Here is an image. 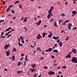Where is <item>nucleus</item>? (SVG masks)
I'll use <instances>...</instances> for the list:
<instances>
[{
    "label": "nucleus",
    "instance_id": "nucleus-1",
    "mask_svg": "<svg viewBox=\"0 0 77 77\" xmlns=\"http://www.w3.org/2000/svg\"><path fill=\"white\" fill-rule=\"evenodd\" d=\"M72 62H74L75 63H77V57H73L72 60Z\"/></svg>",
    "mask_w": 77,
    "mask_h": 77
},
{
    "label": "nucleus",
    "instance_id": "nucleus-2",
    "mask_svg": "<svg viewBox=\"0 0 77 77\" xmlns=\"http://www.w3.org/2000/svg\"><path fill=\"white\" fill-rule=\"evenodd\" d=\"M71 52H72V53H73L74 54H76V53H77V51L76 49L73 48L72 49V51Z\"/></svg>",
    "mask_w": 77,
    "mask_h": 77
},
{
    "label": "nucleus",
    "instance_id": "nucleus-3",
    "mask_svg": "<svg viewBox=\"0 0 77 77\" xmlns=\"http://www.w3.org/2000/svg\"><path fill=\"white\" fill-rule=\"evenodd\" d=\"M52 50H53L52 48H48V49L46 50L45 51H46V52H50V51H52Z\"/></svg>",
    "mask_w": 77,
    "mask_h": 77
},
{
    "label": "nucleus",
    "instance_id": "nucleus-4",
    "mask_svg": "<svg viewBox=\"0 0 77 77\" xmlns=\"http://www.w3.org/2000/svg\"><path fill=\"white\" fill-rule=\"evenodd\" d=\"M72 23H70L68 24V29H69V30H71V27H72Z\"/></svg>",
    "mask_w": 77,
    "mask_h": 77
},
{
    "label": "nucleus",
    "instance_id": "nucleus-5",
    "mask_svg": "<svg viewBox=\"0 0 77 77\" xmlns=\"http://www.w3.org/2000/svg\"><path fill=\"white\" fill-rule=\"evenodd\" d=\"M54 74H55V73L52 71H51L48 72V75H54Z\"/></svg>",
    "mask_w": 77,
    "mask_h": 77
},
{
    "label": "nucleus",
    "instance_id": "nucleus-6",
    "mask_svg": "<svg viewBox=\"0 0 77 77\" xmlns=\"http://www.w3.org/2000/svg\"><path fill=\"white\" fill-rule=\"evenodd\" d=\"M10 46V44H9L8 45H5L4 47V48L5 50H6V49H7Z\"/></svg>",
    "mask_w": 77,
    "mask_h": 77
},
{
    "label": "nucleus",
    "instance_id": "nucleus-7",
    "mask_svg": "<svg viewBox=\"0 0 77 77\" xmlns=\"http://www.w3.org/2000/svg\"><path fill=\"white\" fill-rule=\"evenodd\" d=\"M42 38V36H41V35L39 34H38L36 37L37 39H41Z\"/></svg>",
    "mask_w": 77,
    "mask_h": 77
},
{
    "label": "nucleus",
    "instance_id": "nucleus-8",
    "mask_svg": "<svg viewBox=\"0 0 77 77\" xmlns=\"http://www.w3.org/2000/svg\"><path fill=\"white\" fill-rule=\"evenodd\" d=\"M48 15L47 18L48 19H50L51 18V13L48 12Z\"/></svg>",
    "mask_w": 77,
    "mask_h": 77
},
{
    "label": "nucleus",
    "instance_id": "nucleus-9",
    "mask_svg": "<svg viewBox=\"0 0 77 77\" xmlns=\"http://www.w3.org/2000/svg\"><path fill=\"white\" fill-rule=\"evenodd\" d=\"M53 9H54V7L53 6H51L50 9L49 11L48 12H50V13H51L52 11L53 10Z\"/></svg>",
    "mask_w": 77,
    "mask_h": 77
},
{
    "label": "nucleus",
    "instance_id": "nucleus-10",
    "mask_svg": "<svg viewBox=\"0 0 77 77\" xmlns=\"http://www.w3.org/2000/svg\"><path fill=\"white\" fill-rule=\"evenodd\" d=\"M41 23H42V21L40 20L38 21V22L35 23V24H37V26H39L41 24Z\"/></svg>",
    "mask_w": 77,
    "mask_h": 77
},
{
    "label": "nucleus",
    "instance_id": "nucleus-11",
    "mask_svg": "<svg viewBox=\"0 0 77 77\" xmlns=\"http://www.w3.org/2000/svg\"><path fill=\"white\" fill-rule=\"evenodd\" d=\"M29 17H25L23 20V21L24 22V23H26V22H27V18H29Z\"/></svg>",
    "mask_w": 77,
    "mask_h": 77
},
{
    "label": "nucleus",
    "instance_id": "nucleus-12",
    "mask_svg": "<svg viewBox=\"0 0 77 77\" xmlns=\"http://www.w3.org/2000/svg\"><path fill=\"white\" fill-rule=\"evenodd\" d=\"M52 36H53V34H52V33L51 32H50V34L48 35V37L50 38H51Z\"/></svg>",
    "mask_w": 77,
    "mask_h": 77
},
{
    "label": "nucleus",
    "instance_id": "nucleus-13",
    "mask_svg": "<svg viewBox=\"0 0 77 77\" xmlns=\"http://www.w3.org/2000/svg\"><path fill=\"white\" fill-rule=\"evenodd\" d=\"M23 70H20L17 72V74H21V73H23Z\"/></svg>",
    "mask_w": 77,
    "mask_h": 77
},
{
    "label": "nucleus",
    "instance_id": "nucleus-14",
    "mask_svg": "<svg viewBox=\"0 0 77 77\" xmlns=\"http://www.w3.org/2000/svg\"><path fill=\"white\" fill-rule=\"evenodd\" d=\"M45 35H47V33L45 32H43L42 33V36L44 38H45Z\"/></svg>",
    "mask_w": 77,
    "mask_h": 77
},
{
    "label": "nucleus",
    "instance_id": "nucleus-15",
    "mask_svg": "<svg viewBox=\"0 0 77 77\" xmlns=\"http://www.w3.org/2000/svg\"><path fill=\"white\" fill-rule=\"evenodd\" d=\"M77 13V11H73L72 12V14H74V15H75V14H76Z\"/></svg>",
    "mask_w": 77,
    "mask_h": 77
},
{
    "label": "nucleus",
    "instance_id": "nucleus-16",
    "mask_svg": "<svg viewBox=\"0 0 77 77\" xmlns=\"http://www.w3.org/2000/svg\"><path fill=\"white\" fill-rule=\"evenodd\" d=\"M15 56H13L12 57L11 60L13 61L15 60Z\"/></svg>",
    "mask_w": 77,
    "mask_h": 77
},
{
    "label": "nucleus",
    "instance_id": "nucleus-17",
    "mask_svg": "<svg viewBox=\"0 0 77 77\" xmlns=\"http://www.w3.org/2000/svg\"><path fill=\"white\" fill-rule=\"evenodd\" d=\"M58 44L60 45V47H62V42H60L58 43Z\"/></svg>",
    "mask_w": 77,
    "mask_h": 77
},
{
    "label": "nucleus",
    "instance_id": "nucleus-18",
    "mask_svg": "<svg viewBox=\"0 0 77 77\" xmlns=\"http://www.w3.org/2000/svg\"><path fill=\"white\" fill-rule=\"evenodd\" d=\"M66 59H68V58H71V56L69 55H67L66 56Z\"/></svg>",
    "mask_w": 77,
    "mask_h": 77
},
{
    "label": "nucleus",
    "instance_id": "nucleus-19",
    "mask_svg": "<svg viewBox=\"0 0 77 77\" xmlns=\"http://www.w3.org/2000/svg\"><path fill=\"white\" fill-rule=\"evenodd\" d=\"M10 54V53L8 52V51H7L6 52V56H9Z\"/></svg>",
    "mask_w": 77,
    "mask_h": 77
},
{
    "label": "nucleus",
    "instance_id": "nucleus-20",
    "mask_svg": "<svg viewBox=\"0 0 77 77\" xmlns=\"http://www.w3.org/2000/svg\"><path fill=\"white\" fill-rule=\"evenodd\" d=\"M58 38H59V37H56L55 36H54L53 37V39H57Z\"/></svg>",
    "mask_w": 77,
    "mask_h": 77
},
{
    "label": "nucleus",
    "instance_id": "nucleus-21",
    "mask_svg": "<svg viewBox=\"0 0 77 77\" xmlns=\"http://www.w3.org/2000/svg\"><path fill=\"white\" fill-rule=\"evenodd\" d=\"M18 45L19 46L21 47V46H23V45L21 44L20 43V42H19L18 43Z\"/></svg>",
    "mask_w": 77,
    "mask_h": 77
},
{
    "label": "nucleus",
    "instance_id": "nucleus-22",
    "mask_svg": "<svg viewBox=\"0 0 77 77\" xmlns=\"http://www.w3.org/2000/svg\"><path fill=\"white\" fill-rule=\"evenodd\" d=\"M53 52H54L55 53H59V51L57 49H55L53 51Z\"/></svg>",
    "mask_w": 77,
    "mask_h": 77
},
{
    "label": "nucleus",
    "instance_id": "nucleus-23",
    "mask_svg": "<svg viewBox=\"0 0 77 77\" xmlns=\"http://www.w3.org/2000/svg\"><path fill=\"white\" fill-rule=\"evenodd\" d=\"M11 29V27H10L8 28V29H6L5 32H7V31H8V30H10Z\"/></svg>",
    "mask_w": 77,
    "mask_h": 77
},
{
    "label": "nucleus",
    "instance_id": "nucleus-24",
    "mask_svg": "<svg viewBox=\"0 0 77 77\" xmlns=\"http://www.w3.org/2000/svg\"><path fill=\"white\" fill-rule=\"evenodd\" d=\"M54 26L55 27H57V23L56 22L54 23Z\"/></svg>",
    "mask_w": 77,
    "mask_h": 77
},
{
    "label": "nucleus",
    "instance_id": "nucleus-25",
    "mask_svg": "<svg viewBox=\"0 0 77 77\" xmlns=\"http://www.w3.org/2000/svg\"><path fill=\"white\" fill-rule=\"evenodd\" d=\"M21 42L22 44H24V39L21 40Z\"/></svg>",
    "mask_w": 77,
    "mask_h": 77
},
{
    "label": "nucleus",
    "instance_id": "nucleus-26",
    "mask_svg": "<svg viewBox=\"0 0 77 77\" xmlns=\"http://www.w3.org/2000/svg\"><path fill=\"white\" fill-rule=\"evenodd\" d=\"M12 51H17V49L15 48H14L12 49Z\"/></svg>",
    "mask_w": 77,
    "mask_h": 77
},
{
    "label": "nucleus",
    "instance_id": "nucleus-27",
    "mask_svg": "<svg viewBox=\"0 0 77 77\" xmlns=\"http://www.w3.org/2000/svg\"><path fill=\"white\" fill-rule=\"evenodd\" d=\"M68 39H69V36H67L66 38L65 39L66 41H68Z\"/></svg>",
    "mask_w": 77,
    "mask_h": 77
},
{
    "label": "nucleus",
    "instance_id": "nucleus-28",
    "mask_svg": "<svg viewBox=\"0 0 77 77\" xmlns=\"http://www.w3.org/2000/svg\"><path fill=\"white\" fill-rule=\"evenodd\" d=\"M10 10V8H7V10H6V12H9V11Z\"/></svg>",
    "mask_w": 77,
    "mask_h": 77
},
{
    "label": "nucleus",
    "instance_id": "nucleus-29",
    "mask_svg": "<svg viewBox=\"0 0 77 77\" xmlns=\"http://www.w3.org/2000/svg\"><path fill=\"white\" fill-rule=\"evenodd\" d=\"M65 14L63 13L61 14V16L62 17H63V16H65Z\"/></svg>",
    "mask_w": 77,
    "mask_h": 77
},
{
    "label": "nucleus",
    "instance_id": "nucleus-30",
    "mask_svg": "<svg viewBox=\"0 0 77 77\" xmlns=\"http://www.w3.org/2000/svg\"><path fill=\"white\" fill-rule=\"evenodd\" d=\"M20 65H21V62L19 61L18 62V66H20Z\"/></svg>",
    "mask_w": 77,
    "mask_h": 77
},
{
    "label": "nucleus",
    "instance_id": "nucleus-31",
    "mask_svg": "<svg viewBox=\"0 0 77 77\" xmlns=\"http://www.w3.org/2000/svg\"><path fill=\"white\" fill-rule=\"evenodd\" d=\"M20 39H21V40H23V39H24L23 37V36H20Z\"/></svg>",
    "mask_w": 77,
    "mask_h": 77
},
{
    "label": "nucleus",
    "instance_id": "nucleus-32",
    "mask_svg": "<svg viewBox=\"0 0 77 77\" xmlns=\"http://www.w3.org/2000/svg\"><path fill=\"white\" fill-rule=\"evenodd\" d=\"M37 74H37V73H35V74H34V76L35 77H37Z\"/></svg>",
    "mask_w": 77,
    "mask_h": 77
},
{
    "label": "nucleus",
    "instance_id": "nucleus-33",
    "mask_svg": "<svg viewBox=\"0 0 77 77\" xmlns=\"http://www.w3.org/2000/svg\"><path fill=\"white\" fill-rule=\"evenodd\" d=\"M53 21V18H51V19L49 20L50 22H52Z\"/></svg>",
    "mask_w": 77,
    "mask_h": 77
},
{
    "label": "nucleus",
    "instance_id": "nucleus-34",
    "mask_svg": "<svg viewBox=\"0 0 77 77\" xmlns=\"http://www.w3.org/2000/svg\"><path fill=\"white\" fill-rule=\"evenodd\" d=\"M13 6V5H10L9 6L8 8H9L10 9H11V8H12Z\"/></svg>",
    "mask_w": 77,
    "mask_h": 77
},
{
    "label": "nucleus",
    "instance_id": "nucleus-35",
    "mask_svg": "<svg viewBox=\"0 0 77 77\" xmlns=\"http://www.w3.org/2000/svg\"><path fill=\"white\" fill-rule=\"evenodd\" d=\"M66 66H64L62 67V68H63V69H66Z\"/></svg>",
    "mask_w": 77,
    "mask_h": 77
},
{
    "label": "nucleus",
    "instance_id": "nucleus-36",
    "mask_svg": "<svg viewBox=\"0 0 77 77\" xmlns=\"http://www.w3.org/2000/svg\"><path fill=\"white\" fill-rule=\"evenodd\" d=\"M19 7L20 8V9H21L22 8V6L21 5L19 4Z\"/></svg>",
    "mask_w": 77,
    "mask_h": 77
},
{
    "label": "nucleus",
    "instance_id": "nucleus-37",
    "mask_svg": "<svg viewBox=\"0 0 77 77\" xmlns=\"http://www.w3.org/2000/svg\"><path fill=\"white\" fill-rule=\"evenodd\" d=\"M19 3V1H17L16 2H15L14 3V4H17V3Z\"/></svg>",
    "mask_w": 77,
    "mask_h": 77
},
{
    "label": "nucleus",
    "instance_id": "nucleus-38",
    "mask_svg": "<svg viewBox=\"0 0 77 77\" xmlns=\"http://www.w3.org/2000/svg\"><path fill=\"white\" fill-rule=\"evenodd\" d=\"M51 57L52 58V59H54V58H55V57L53 55H51Z\"/></svg>",
    "mask_w": 77,
    "mask_h": 77
},
{
    "label": "nucleus",
    "instance_id": "nucleus-39",
    "mask_svg": "<svg viewBox=\"0 0 77 77\" xmlns=\"http://www.w3.org/2000/svg\"><path fill=\"white\" fill-rule=\"evenodd\" d=\"M71 53H72V52H70L68 54L69 56H70V55H71Z\"/></svg>",
    "mask_w": 77,
    "mask_h": 77
},
{
    "label": "nucleus",
    "instance_id": "nucleus-40",
    "mask_svg": "<svg viewBox=\"0 0 77 77\" xmlns=\"http://www.w3.org/2000/svg\"><path fill=\"white\" fill-rule=\"evenodd\" d=\"M61 22H62V20H59V24H60V23H61Z\"/></svg>",
    "mask_w": 77,
    "mask_h": 77
},
{
    "label": "nucleus",
    "instance_id": "nucleus-41",
    "mask_svg": "<svg viewBox=\"0 0 77 77\" xmlns=\"http://www.w3.org/2000/svg\"><path fill=\"white\" fill-rule=\"evenodd\" d=\"M26 61H24V63L23 64V66H25L26 65Z\"/></svg>",
    "mask_w": 77,
    "mask_h": 77
},
{
    "label": "nucleus",
    "instance_id": "nucleus-42",
    "mask_svg": "<svg viewBox=\"0 0 77 77\" xmlns=\"http://www.w3.org/2000/svg\"><path fill=\"white\" fill-rule=\"evenodd\" d=\"M63 25V26H65L66 24V22H65L64 23H62Z\"/></svg>",
    "mask_w": 77,
    "mask_h": 77
},
{
    "label": "nucleus",
    "instance_id": "nucleus-43",
    "mask_svg": "<svg viewBox=\"0 0 77 77\" xmlns=\"http://www.w3.org/2000/svg\"><path fill=\"white\" fill-rule=\"evenodd\" d=\"M4 35V32H2L1 34V36H2V35Z\"/></svg>",
    "mask_w": 77,
    "mask_h": 77
},
{
    "label": "nucleus",
    "instance_id": "nucleus-44",
    "mask_svg": "<svg viewBox=\"0 0 77 77\" xmlns=\"http://www.w3.org/2000/svg\"><path fill=\"white\" fill-rule=\"evenodd\" d=\"M11 12L12 14H14V13H15V11L14 10H13Z\"/></svg>",
    "mask_w": 77,
    "mask_h": 77
},
{
    "label": "nucleus",
    "instance_id": "nucleus-45",
    "mask_svg": "<svg viewBox=\"0 0 77 77\" xmlns=\"http://www.w3.org/2000/svg\"><path fill=\"white\" fill-rule=\"evenodd\" d=\"M63 32H64V30H62L61 31V33H63Z\"/></svg>",
    "mask_w": 77,
    "mask_h": 77
},
{
    "label": "nucleus",
    "instance_id": "nucleus-46",
    "mask_svg": "<svg viewBox=\"0 0 77 77\" xmlns=\"http://www.w3.org/2000/svg\"><path fill=\"white\" fill-rule=\"evenodd\" d=\"M45 69H48V67L47 66H45L44 67Z\"/></svg>",
    "mask_w": 77,
    "mask_h": 77
},
{
    "label": "nucleus",
    "instance_id": "nucleus-47",
    "mask_svg": "<svg viewBox=\"0 0 77 77\" xmlns=\"http://www.w3.org/2000/svg\"><path fill=\"white\" fill-rule=\"evenodd\" d=\"M23 59H24V57H23L21 58L20 59V60H23Z\"/></svg>",
    "mask_w": 77,
    "mask_h": 77
},
{
    "label": "nucleus",
    "instance_id": "nucleus-48",
    "mask_svg": "<svg viewBox=\"0 0 77 77\" xmlns=\"http://www.w3.org/2000/svg\"><path fill=\"white\" fill-rule=\"evenodd\" d=\"M5 37H6V36H1V38H5Z\"/></svg>",
    "mask_w": 77,
    "mask_h": 77
},
{
    "label": "nucleus",
    "instance_id": "nucleus-49",
    "mask_svg": "<svg viewBox=\"0 0 77 77\" xmlns=\"http://www.w3.org/2000/svg\"><path fill=\"white\" fill-rule=\"evenodd\" d=\"M21 56L22 57H23V56H24V54H21Z\"/></svg>",
    "mask_w": 77,
    "mask_h": 77
},
{
    "label": "nucleus",
    "instance_id": "nucleus-50",
    "mask_svg": "<svg viewBox=\"0 0 77 77\" xmlns=\"http://www.w3.org/2000/svg\"><path fill=\"white\" fill-rule=\"evenodd\" d=\"M44 58V57H42L40 58V60H42V59H43Z\"/></svg>",
    "mask_w": 77,
    "mask_h": 77
},
{
    "label": "nucleus",
    "instance_id": "nucleus-51",
    "mask_svg": "<svg viewBox=\"0 0 77 77\" xmlns=\"http://www.w3.org/2000/svg\"><path fill=\"white\" fill-rule=\"evenodd\" d=\"M65 22L66 23H68V22H69V20H66Z\"/></svg>",
    "mask_w": 77,
    "mask_h": 77
},
{
    "label": "nucleus",
    "instance_id": "nucleus-52",
    "mask_svg": "<svg viewBox=\"0 0 77 77\" xmlns=\"http://www.w3.org/2000/svg\"><path fill=\"white\" fill-rule=\"evenodd\" d=\"M15 29H11V32H12L13 31H15Z\"/></svg>",
    "mask_w": 77,
    "mask_h": 77
},
{
    "label": "nucleus",
    "instance_id": "nucleus-53",
    "mask_svg": "<svg viewBox=\"0 0 77 77\" xmlns=\"http://www.w3.org/2000/svg\"><path fill=\"white\" fill-rule=\"evenodd\" d=\"M4 21H5V20H1L0 21V23H2V22H3Z\"/></svg>",
    "mask_w": 77,
    "mask_h": 77
},
{
    "label": "nucleus",
    "instance_id": "nucleus-54",
    "mask_svg": "<svg viewBox=\"0 0 77 77\" xmlns=\"http://www.w3.org/2000/svg\"><path fill=\"white\" fill-rule=\"evenodd\" d=\"M4 70L5 71H8V69H4Z\"/></svg>",
    "mask_w": 77,
    "mask_h": 77
},
{
    "label": "nucleus",
    "instance_id": "nucleus-55",
    "mask_svg": "<svg viewBox=\"0 0 77 77\" xmlns=\"http://www.w3.org/2000/svg\"><path fill=\"white\" fill-rule=\"evenodd\" d=\"M39 50H40V48H37V51H39Z\"/></svg>",
    "mask_w": 77,
    "mask_h": 77
},
{
    "label": "nucleus",
    "instance_id": "nucleus-56",
    "mask_svg": "<svg viewBox=\"0 0 77 77\" xmlns=\"http://www.w3.org/2000/svg\"><path fill=\"white\" fill-rule=\"evenodd\" d=\"M60 42V40L59 39H58L57 41V42Z\"/></svg>",
    "mask_w": 77,
    "mask_h": 77
},
{
    "label": "nucleus",
    "instance_id": "nucleus-57",
    "mask_svg": "<svg viewBox=\"0 0 77 77\" xmlns=\"http://www.w3.org/2000/svg\"><path fill=\"white\" fill-rule=\"evenodd\" d=\"M65 5H68V2H66L65 3Z\"/></svg>",
    "mask_w": 77,
    "mask_h": 77
},
{
    "label": "nucleus",
    "instance_id": "nucleus-58",
    "mask_svg": "<svg viewBox=\"0 0 77 77\" xmlns=\"http://www.w3.org/2000/svg\"><path fill=\"white\" fill-rule=\"evenodd\" d=\"M25 60H26V61H28L29 60L27 58H25Z\"/></svg>",
    "mask_w": 77,
    "mask_h": 77
},
{
    "label": "nucleus",
    "instance_id": "nucleus-59",
    "mask_svg": "<svg viewBox=\"0 0 77 77\" xmlns=\"http://www.w3.org/2000/svg\"><path fill=\"white\" fill-rule=\"evenodd\" d=\"M44 51H42V54H43V55H44Z\"/></svg>",
    "mask_w": 77,
    "mask_h": 77
},
{
    "label": "nucleus",
    "instance_id": "nucleus-60",
    "mask_svg": "<svg viewBox=\"0 0 77 77\" xmlns=\"http://www.w3.org/2000/svg\"><path fill=\"white\" fill-rule=\"evenodd\" d=\"M60 68V66H58V67H57V69H59Z\"/></svg>",
    "mask_w": 77,
    "mask_h": 77
},
{
    "label": "nucleus",
    "instance_id": "nucleus-61",
    "mask_svg": "<svg viewBox=\"0 0 77 77\" xmlns=\"http://www.w3.org/2000/svg\"><path fill=\"white\" fill-rule=\"evenodd\" d=\"M75 0L73 1V4H75Z\"/></svg>",
    "mask_w": 77,
    "mask_h": 77
},
{
    "label": "nucleus",
    "instance_id": "nucleus-62",
    "mask_svg": "<svg viewBox=\"0 0 77 77\" xmlns=\"http://www.w3.org/2000/svg\"><path fill=\"white\" fill-rule=\"evenodd\" d=\"M33 71H34V70H33V69H32V70H31L32 73V72H33Z\"/></svg>",
    "mask_w": 77,
    "mask_h": 77
},
{
    "label": "nucleus",
    "instance_id": "nucleus-63",
    "mask_svg": "<svg viewBox=\"0 0 77 77\" xmlns=\"http://www.w3.org/2000/svg\"><path fill=\"white\" fill-rule=\"evenodd\" d=\"M24 20V17H22L21 19V21H23V20Z\"/></svg>",
    "mask_w": 77,
    "mask_h": 77
},
{
    "label": "nucleus",
    "instance_id": "nucleus-64",
    "mask_svg": "<svg viewBox=\"0 0 77 77\" xmlns=\"http://www.w3.org/2000/svg\"><path fill=\"white\" fill-rule=\"evenodd\" d=\"M57 45L56 44H55L54 47H57Z\"/></svg>",
    "mask_w": 77,
    "mask_h": 77
}]
</instances>
